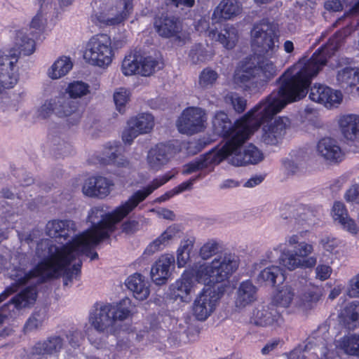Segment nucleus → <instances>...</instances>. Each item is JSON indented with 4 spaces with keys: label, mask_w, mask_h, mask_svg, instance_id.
<instances>
[{
    "label": "nucleus",
    "mask_w": 359,
    "mask_h": 359,
    "mask_svg": "<svg viewBox=\"0 0 359 359\" xmlns=\"http://www.w3.org/2000/svg\"><path fill=\"white\" fill-rule=\"evenodd\" d=\"M313 77H306L273 107H271V104L261 107L255 114V117L245 121L244 126L238 127L232 138L229 140L219 149L208 152L185 165L183 173L188 175L208 168L211 170L214 165L219 164L226 158L229 163L235 166L257 164L262 161L264 158L262 151L251 144L244 147L243 143L262 124L271 119L287 104L304 97Z\"/></svg>",
    "instance_id": "nucleus-1"
},
{
    "label": "nucleus",
    "mask_w": 359,
    "mask_h": 359,
    "mask_svg": "<svg viewBox=\"0 0 359 359\" xmlns=\"http://www.w3.org/2000/svg\"><path fill=\"white\" fill-rule=\"evenodd\" d=\"M175 175V172H168L153 180L144 189L135 191L111 213H106L101 207L93 208L88 217V221L92 224L90 229L77 235L72 241H68L65 244L61 243V246H57L52 240L42 239L38 243V253L43 257L59 255L62 264H64L69 260L64 259L63 257L65 252H68V250H74L71 252L69 258L88 251L90 248L108 238L115 229V224L121 222L154 190L172 179Z\"/></svg>",
    "instance_id": "nucleus-2"
},
{
    "label": "nucleus",
    "mask_w": 359,
    "mask_h": 359,
    "mask_svg": "<svg viewBox=\"0 0 359 359\" xmlns=\"http://www.w3.org/2000/svg\"><path fill=\"white\" fill-rule=\"evenodd\" d=\"M339 46V39L337 37L330 39L324 46L314 53L310 59H302L287 69L279 79L280 85L278 90L272 92L265 100L255 106L234 125L232 124L226 114L223 111L217 112L212 119L214 132L231 140L238 127L244 126L245 121L255 117V114L261 107L271 104L273 107L306 77L316 76L326 65L327 58L334 54Z\"/></svg>",
    "instance_id": "nucleus-3"
},
{
    "label": "nucleus",
    "mask_w": 359,
    "mask_h": 359,
    "mask_svg": "<svg viewBox=\"0 0 359 359\" xmlns=\"http://www.w3.org/2000/svg\"><path fill=\"white\" fill-rule=\"evenodd\" d=\"M276 74V67L268 60H262L257 65L248 62L236 69L233 83L245 90L256 92Z\"/></svg>",
    "instance_id": "nucleus-4"
},
{
    "label": "nucleus",
    "mask_w": 359,
    "mask_h": 359,
    "mask_svg": "<svg viewBox=\"0 0 359 359\" xmlns=\"http://www.w3.org/2000/svg\"><path fill=\"white\" fill-rule=\"evenodd\" d=\"M96 245L90 248L88 251L85 252H81L74 257L70 258L69 260L64 264L60 263V258L57 256H47L43 257L38 253V245L36 248V256L43 259L42 263L39 266L38 271L43 274V276L56 278L60 276H62L64 278V285H67L69 283H72L74 278H76L80 272L81 267V261L79 260L76 264H74L72 267L69 266L72 261L79 258L81 255H86L90 257L91 260L96 259L98 258V255L96 252H90V250L95 248ZM74 250H68V252H65L64 259H68L70 255V252Z\"/></svg>",
    "instance_id": "nucleus-5"
},
{
    "label": "nucleus",
    "mask_w": 359,
    "mask_h": 359,
    "mask_svg": "<svg viewBox=\"0 0 359 359\" xmlns=\"http://www.w3.org/2000/svg\"><path fill=\"white\" fill-rule=\"evenodd\" d=\"M238 265V258L234 254L217 255L212 262L198 267L196 279L199 283L212 287L227 280Z\"/></svg>",
    "instance_id": "nucleus-6"
},
{
    "label": "nucleus",
    "mask_w": 359,
    "mask_h": 359,
    "mask_svg": "<svg viewBox=\"0 0 359 359\" xmlns=\"http://www.w3.org/2000/svg\"><path fill=\"white\" fill-rule=\"evenodd\" d=\"M292 250H284L280 257V263L287 269L292 271L297 268H312L317 263L316 257H309L313 251L312 245L301 241L299 235H292L287 239Z\"/></svg>",
    "instance_id": "nucleus-7"
},
{
    "label": "nucleus",
    "mask_w": 359,
    "mask_h": 359,
    "mask_svg": "<svg viewBox=\"0 0 359 359\" xmlns=\"http://www.w3.org/2000/svg\"><path fill=\"white\" fill-rule=\"evenodd\" d=\"M252 46L259 54L272 55L278 49L277 25L267 20L256 23L251 31Z\"/></svg>",
    "instance_id": "nucleus-8"
},
{
    "label": "nucleus",
    "mask_w": 359,
    "mask_h": 359,
    "mask_svg": "<svg viewBox=\"0 0 359 359\" xmlns=\"http://www.w3.org/2000/svg\"><path fill=\"white\" fill-rule=\"evenodd\" d=\"M88 62L95 66L106 67L113 57L111 41L107 34H97L90 38L84 54Z\"/></svg>",
    "instance_id": "nucleus-9"
},
{
    "label": "nucleus",
    "mask_w": 359,
    "mask_h": 359,
    "mask_svg": "<svg viewBox=\"0 0 359 359\" xmlns=\"http://www.w3.org/2000/svg\"><path fill=\"white\" fill-rule=\"evenodd\" d=\"M207 116L199 107H189L183 111L177 122L180 133L194 135L203 131L206 126Z\"/></svg>",
    "instance_id": "nucleus-10"
},
{
    "label": "nucleus",
    "mask_w": 359,
    "mask_h": 359,
    "mask_svg": "<svg viewBox=\"0 0 359 359\" xmlns=\"http://www.w3.org/2000/svg\"><path fill=\"white\" fill-rule=\"evenodd\" d=\"M154 124V118L150 114L144 113L131 118L123 131V141L130 144L138 135L151 132Z\"/></svg>",
    "instance_id": "nucleus-11"
},
{
    "label": "nucleus",
    "mask_w": 359,
    "mask_h": 359,
    "mask_svg": "<svg viewBox=\"0 0 359 359\" xmlns=\"http://www.w3.org/2000/svg\"><path fill=\"white\" fill-rule=\"evenodd\" d=\"M131 316H94L92 325L99 332H107L116 335L121 330L132 331L130 325Z\"/></svg>",
    "instance_id": "nucleus-12"
},
{
    "label": "nucleus",
    "mask_w": 359,
    "mask_h": 359,
    "mask_svg": "<svg viewBox=\"0 0 359 359\" xmlns=\"http://www.w3.org/2000/svg\"><path fill=\"white\" fill-rule=\"evenodd\" d=\"M154 27L162 37H174L179 42H184L187 39L186 34L182 32L181 22L175 17L162 15L155 20Z\"/></svg>",
    "instance_id": "nucleus-13"
},
{
    "label": "nucleus",
    "mask_w": 359,
    "mask_h": 359,
    "mask_svg": "<svg viewBox=\"0 0 359 359\" xmlns=\"http://www.w3.org/2000/svg\"><path fill=\"white\" fill-rule=\"evenodd\" d=\"M290 125V121L287 117L276 118L273 122L264 126L261 141L268 145L277 144L285 135Z\"/></svg>",
    "instance_id": "nucleus-14"
},
{
    "label": "nucleus",
    "mask_w": 359,
    "mask_h": 359,
    "mask_svg": "<svg viewBox=\"0 0 359 359\" xmlns=\"http://www.w3.org/2000/svg\"><path fill=\"white\" fill-rule=\"evenodd\" d=\"M309 98L327 107H331L340 104L342 94L340 91L333 90L327 86L316 83L310 89Z\"/></svg>",
    "instance_id": "nucleus-15"
},
{
    "label": "nucleus",
    "mask_w": 359,
    "mask_h": 359,
    "mask_svg": "<svg viewBox=\"0 0 359 359\" xmlns=\"http://www.w3.org/2000/svg\"><path fill=\"white\" fill-rule=\"evenodd\" d=\"M133 6L130 0H121L118 6L108 11L100 13L97 15V20L105 25H115L123 21Z\"/></svg>",
    "instance_id": "nucleus-16"
},
{
    "label": "nucleus",
    "mask_w": 359,
    "mask_h": 359,
    "mask_svg": "<svg viewBox=\"0 0 359 359\" xmlns=\"http://www.w3.org/2000/svg\"><path fill=\"white\" fill-rule=\"evenodd\" d=\"M113 186L112 181L106 177H92L85 180L82 191L86 196L103 198L110 194Z\"/></svg>",
    "instance_id": "nucleus-17"
},
{
    "label": "nucleus",
    "mask_w": 359,
    "mask_h": 359,
    "mask_svg": "<svg viewBox=\"0 0 359 359\" xmlns=\"http://www.w3.org/2000/svg\"><path fill=\"white\" fill-rule=\"evenodd\" d=\"M42 262L43 259H41V262L37 264L35 269L30 271L29 273L25 272L24 269L21 266L18 267L14 266L12 269H8L9 277L14 280V283H12L11 286L10 293L16 291L18 286L25 284L28 280L33 278H37V283H43L46 279L50 278L51 277L43 276V274L38 271L39 266ZM7 291H9V289H7Z\"/></svg>",
    "instance_id": "nucleus-18"
},
{
    "label": "nucleus",
    "mask_w": 359,
    "mask_h": 359,
    "mask_svg": "<svg viewBox=\"0 0 359 359\" xmlns=\"http://www.w3.org/2000/svg\"><path fill=\"white\" fill-rule=\"evenodd\" d=\"M57 98L56 115L66 118L69 125L77 124L81 117L78 102L65 96Z\"/></svg>",
    "instance_id": "nucleus-19"
},
{
    "label": "nucleus",
    "mask_w": 359,
    "mask_h": 359,
    "mask_svg": "<svg viewBox=\"0 0 359 359\" xmlns=\"http://www.w3.org/2000/svg\"><path fill=\"white\" fill-rule=\"evenodd\" d=\"M173 148L169 144L160 143L152 147L148 152L147 161L149 167L159 170L166 165L172 156Z\"/></svg>",
    "instance_id": "nucleus-20"
},
{
    "label": "nucleus",
    "mask_w": 359,
    "mask_h": 359,
    "mask_svg": "<svg viewBox=\"0 0 359 359\" xmlns=\"http://www.w3.org/2000/svg\"><path fill=\"white\" fill-rule=\"evenodd\" d=\"M175 258L170 254L161 255L151 269L152 280L158 285L165 283L171 275V269L174 267Z\"/></svg>",
    "instance_id": "nucleus-21"
},
{
    "label": "nucleus",
    "mask_w": 359,
    "mask_h": 359,
    "mask_svg": "<svg viewBox=\"0 0 359 359\" xmlns=\"http://www.w3.org/2000/svg\"><path fill=\"white\" fill-rule=\"evenodd\" d=\"M209 316H182L177 319V332L184 334L188 341H195L201 330V323L205 322Z\"/></svg>",
    "instance_id": "nucleus-22"
},
{
    "label": "nucleus",
    "mask_w": 359,
    "mask_h": 359,
    "mask_svg": "<svg viewBox=\"0 0 359 359\" xmlns=\"http://www.w3.org/2000/svg\"><path fill=\"white\" fill-rule=\"evenodd\" d=\"M339 125L344 137L353 142L355 147L354 151H359V116L342 115L339 119Z\"/></svg>",
    "instance_id": "nucleus-23"
},
{
    "label": "nucleus",
    "mask_w": 359,
    "mask_h": 359,
    "mask_svg": "<svg viewBox=\"0 0 359 359\" xmlns=\"http://www.w3.org/2000/svg\"><path fill=\"white\" fill-rule=\"evenodd\" d=\"M36 298V290L34 287H28L19 294L5 304L1 310V314L15 313V309H20L33 304Z\"/></svg>",
    "instance_id": "nucleus-24"
},
{
    "label": "nucleus",
    "mask_w": 359,
    "mask_h": 359,
    "mask_svg": "<svg viewBox=\"0 0 359 359\" xmlns=\"http://www.w3.org/2000/svg\"><path fill=\"white\" fill-rule=\"evenodd\" d=\"M219 298V294L216 291L204 290L194 301V314H211L214 312Z\"/></svg>",
    "instance_id": "nucleus-25"
},
{
    "label": "nucleus",
    "mask_w": 359,
    "mask_h": 359,
    "mask_svg": "<svg viewBox=\"0 0 359 359\" xmlns=\"http://www.w3.org/2000/svg\"><path fill=\"white\" fill-rule=\"evenodd\" d=\"M257 299V287L249 280L242 282L236 291L235 306L241 311Z\"/></svg>",
    "instance_id": "nucleus-26"
},
{
    "label": "nucleus",
    "mask_w": 359,
    "mask_h": 359,
    "mask_svg": "<svg viewBox=\"0 0 359 359\" xmlns=\"http://www.w3.org/2000/svg\"><path fill=\"white\" fill-rule=\"evenodd\" d=\"M318 154L327 161L337 162L342 156L341 148L336 140L330 137H325L319 140L317 144Z\"/></svg>",
    "instance_id": "nucleus-27"
},
{
    "label": "nucleus",
    "mask_w": 359,
    "mask_h": 359,
    "mask_svg": "<svg viewBox=\"0 0 359 359\" xmlns=\"http://www.w3.org/2000/svg\"><path fill=\"white\" fill-rule=\"evenodd\" d=\"M46 231L51 238L67 240L72 233L75 232V223L71 220H53L47 223Z\"/></svg>",
    "instance_id": "nucleus-28"
},
{
    "label": "nucleus",
    "mask_w": 359,
    "mask_h": 359,
    "mask_svg": "<svg viewBox=\"0 0 359 359\" xmlns=\"http://www.w3.org/2000/svg\"><path fill=\"white\" fill-rule=\"evenodd\" d=\"M241 11V7L237 0H222L215 9L212 20L216 22L230 20L238 15Z\"/></svg>",
    "instance_id": "nucleus-29"
},
{
    "label": "nucleus",
    "mask_w": 359,
    "mask_h": 359,
    "mask_svg": "<svg viewBox=\"0 0 359 359\" xmlns=\"http://www.w3.org/2000/svg\"><path fill=\"white\" fill-rule=\"evenodd\" d=\"M62 347V338L52 336L44 341L37 342L32 348V353L36 355H53L60 352Z\"/></svg>",
    "instance_id": "nucleus-30"
},
{
    "label": "nucleus",
    "mask_w": 359,
    "mask_h": 359,
    "mask_svg": "<svg viewBox=\"0 0 359 359\" xmlns=\"http://www.w3.org/2000/svg\"><path fill=\"white\" fill-rule=\"evenodd\" d=\"M126 284L137 299L144 300L148 297L150 292L149 283L142 275L136 273L130 276Z\"/></svg>",
    "instance_id": "nucleus-31"
},
{
    "label": "nucleus",
    "mask_w": 359,
    "mask_h": 359,
    "mask_svg": "<svg viewBox=\"0 0 359 359\" xmlns=\"http://www.w3.org/2000/svg\"><path fill=\"white\" fill-rule=\"evenodd\" d=\"M257 280L258 283H266L273 286L276 283H283L285 277L283 270L279 266H271L262 270L258 274Z\"/></svg>",
    "instance_id": "nucleus-32"
},
{
    "label": "nucleus",
    "mask_w": 359,
    "mask_h": 359,
    "mask_svg": "<svg viewBox=\"0 0 359 359\" xmlns=\"http://www.w3.org/2000/svg\"><path fill=\"white\" fill-rule=\"evenodd\" d=\"M294 296L292 288L285 285L278 290L272 297L271 304L278 308H287L290 305Z\"/></svg>",
    "instance_id": "nucleus-33"
},
{
    "label": "nucleus",
    "mask_w": 359,
    "mask_h": 359,
    "mask_svg": "<svg viewBox=\"0 0 359 359\" xmlns=\"http://www.w3.org/2000/svg\"><path fill=\"white\" fill-rule=\"evenodd\" d=\"M322 295V290L320 287L311 285L302 295V306L306 310L312 309L316 306Z\"/></svg>",
    "instance_id": "nucleus-34"
},
{
    "label": "nucleus",
    "mask_w": 359,
    "mask_h": 359,
    "mask_svg": "<svg viewBox=\"0 0 359 359\" xmlns=\"http://www.w3.org/2000/svg\"><path fill=\"white\" fill-rule=\"evenodd\" d=\"M174 228H168L159 237L151 243L145 250L148 255L154 254L166 246L175 236Z\"/></svg>",
    "instance_id": "nucleus-35"
},
{
    "label": "nucleus",
    "mask_w": 359,
    "mask_h": 359,
    "mask_svg": "<svg viewBox=\"0 0 359 359\" xmlns=\"http://www.w3.org/2000/svg\"><path fill=\"white\" fill-rule=\"evenodd\" d=\"M72 62L67 57H62L57 60L49 70V76L53 79H57L66 75L72 68Z\"/></svg>",
    "instance_id": "nucleus-36"
},
{
    "label": "nucleus",
    "mask_w": 359,
    "mask_h": 359,
    "mask_svg": "<svg viewBox=\"0 0 359 359\" xmlns=\"http://www.w3.org/2000/svg\"><path fill=\"white\" fill-rule=\"evenodd\" d=\"M173 294L184 301L192 287V280L189 274L184 273L182 278L172 285Z\"/></svg>",
    "instance_id": "nucleus-37"
},
{
    "label": "nucleus",
    "mask_w": 359,
    "mask_h": 359,
    "mask_svg": "<svg viewBox=\"0 0 359 359\" xmlns=\"http://www.w3.org/2000/svg\"><path fill=\"white\" fill-rule=\"evenodd\" d=\"M238 31L230 25L225 26L224 29L218 34L217 40L226 48H233L238 41Z\"/></svg>",
    "instance_id": "nucleus-38"
},
{
    "label": "nucleus",
    "mask_w": 359,
    "mask_h": 359,
    "mask_svg": "<svg viewBox=\"0 0 359 359\" xmlns=\"http://www.w3.org/2000/svg\"><path fill=\"white\" fill-rule=\"evenodd\" d=\"M90 87L82 81H74L69 83L66 88V93H68L70 98H81L88 95L90 93Z\"/></svg>",
    "instance_id": "nucleus-39"
},
{
    "label": "nucleus",
    "mask_w": 359,
    "mask_h": 359,
    "mask_svg": "<svg viewBox=\"0 0 359 359\" xmlns=\"http://www.w3.org/2000/svg\"><path fill=\"white\" fill-rule=\"evenodd\" d=\"M358 70L351 68L345 67L338 72L337 79V81L344 86H353L358 83Z\"/></svg>",
    "instance_id": "nucleus-40"
},
{
    "label": "nucleus",
    "mask_w": 359,
    "mask_h": 359,
    "mask_svg": "<svg viewBox=\"0 0 359 359\" xmlns=\"http://www.w3.org/2000/svg\"><path fill=\"white\" fill-rule=\"evenodd\" d=\"M16 46H18V56L22 53L25 55H29L34 51V41L27 37L24 33L19 32L16 38Z\"/></svg>",
    "instance_id": "nucleus-41"
},
{
    "label": "nucleus",
    "mask_w": 359,
    "mask_h": 359,
    "mask_svg": "<svg viewBox=\"0 0 359 359\" xmlns=\"http://www.w3.org/2000/svg\"><path fill=\"white\" fill-rule=\"evenodd\" d=\"M194 248V242L191 240L182 241L177 251V263L178 267H183L190 259V253Z\"/></svg>",
    "instance_id": "nucleus-42"
},
{
    "label": "nucleus",
    "mask_w": 359,
    "mask_h": 359,
    "mask_svg": "<svg viewBox=\"0 0 359 359\" xmlns=\"http://www.w3.org/2000/svg\"><path fill=\"white\" fill-rule=\"evenodd\" d=\"M161 65L158 60L151 56L141 58L140 60V74L144 76H149L161 68Z\"/></svg>",
    "instance_id": "nucleus-43"
},
{
    "label": "nucleus",
    "mask_w": 359,
    "mask_h": 359,
    "mask_svg": "<svg viewBox=\"0 0 359 359\" xmlns=\"http://www.w3.org/2000/svg\"><path fill=\"white\" fill-rule=\"evenodd\" d=\"M339 346L348 354L359 357V335L344 337Z\"/></svg>",
    "instance_id": "nucleus-44"
},
{
    "label": "nucleus",
    "mask_w": 359,
    "mask_h": 359,
    "mask_svg": "<svg viewBox=\"0 0 359 359\" xmlns=\"http://www.w3.org/2000/svg\"><path fill=\"white\" fill-rule=\"evenodd\" d=\"M19 79L18 69L0 70V85L3 88H12Z\"/></svg>",
    "instance_id": "nucleus-45"
},
{
    "label": "nucleus",
    "mask_w": 359,
    "mask_h": 359,
    "mask_svg": "<svg viewBox=\"0 0 359 359\" xmlns=\"http://www.w3.org/2000/svg\"><path fill=\"white\" fill-rule=\"evenodd\" d=\"M18 53L15 48H11L8 53L0 55V70L3 69H18L15 66L18 61Z\"/></svg>",
    "instance_id": "nucleus-46"
},
{
    "label": "nucleus",
    "mask_w": 359,
    "mask_h": 359,
    "mask_svg": "<svg viewBox=\"0 0 359 359\" xmlns=\"http://www.w3.org/2000/svg\"><path fill=\"white\" fill-rule=\"evenodd\" d=\"M122 72L126 76H130L135 74H140V61L135 55L126 56L121 66Z\"/></svg>",
    "instance_id": "nucleus-47"
},
{
    "label": "nucleus",
    "mask_w": 359,
    "mask_h": 359,
    "mask_svg": "<svg viewBox=\"0 0 359 359\" xmlns=\"http://www.w3.org/2000/svg\"><path fill=\"white\" fill-rule=\"evenodd\" d=\"M218 78L217 73L209 68L204 69L199 76V86L203 88H208L215 83Z\"/></svg>",
    "instance_id": "nucleus-48"
},
{
    "label": "nucleus",
    "mask_w": 359,
    "mask_h": 359,
    "mask_svg": "<svg viewBox=\"0 0 359 359\" xmlns=\"http://www.w3.org/2000/svg\"><path fill=\"white\" fill-rule=\"evenodd\" d=\"M111 152L109 156L102 158V162L105 164H114L118 167H128L130 163L128 160L125 159L123 156L116 154L115 148L110 149Z\"/></svg>",
    "instance_id": "nucleus-49"
},
{
    "label": "nucleus",
    "mask_w": 359,
    "mask_h": 359,
    "mask_svg": "<svg viewBox=\"0 0 359 359\" xmlns=\"http://www.w3.org/2000/svg\"><path fill=\"white\" fill-rule=\"evenodd\" d=\"M129 92L123 88H118L114 94V100L117 110L121 114L125 111V106L129 100Z\"/></svg>",
    "instance_id": "nucleus-50"
},
{
    "label": "nucleus",
    "mask_w": 359,
    "mask_h": 359,
    "mask_svg": "<svg viewBox=\"0 0 359 359\" xmlns=\"http://www.w3.org/2000/svg\"><path fill=\"white\" fill-rule=\"evenodd\" d=\"M44 316H30L24 325V332H31L41 328L44 321L46 322V318H43Z\"/></svg>",
    "instance_id": "nucleus-51"
},
{
    "label": "nucleus",
    "mask_w": 359,
    "mask_h": 359,
    "mask_svg": "<svg viewBox=\"0 0 359 359\" xmlns=\"http://www.w3.org/2000/svg\"><path fill=\"white\" fill-rule=\"evenodd\" d=\"M57 98L46 100L38 110V116L41 118H48L53 113L56 114Z\"/></svg>",
    "instance_id": "nucleus-52"
},
{
    "label": "nucleus",
    "mask_w": 359,
    "mask_h": 359,
    "mask_svg": "<svg viewBox=\"0 0 359 359\" xmlns=\"http://www.w3.org/2000/svg\"><path fill=\"white\" fill-rule=\"evenodd\" d=\"M226 102H229L234 110L238 113L243 112L246 108V100L236 93H230L226 97Z\"/></svg>",
    "instance_id": "nucleus-53"
},
{
    "label": "nucleus",
    "mask_w": 359,
    "mask_h": 359,
    "mask_svg": "<svg viewBox=\"0 0 359 359\" xmlns=\"http://www.w3.org/2000/svg\"><path fill=\"white\" fill-rule=\"evenodd\" d=\"M280 316H251L250 318V323L257 327H267L273 324L276 317Z\"/></svg>",
    "instance_id": "nucleus-54"
},
{
    "label": "nucleus",
    "mask_w": 359,
    "mask_h": 359,
    "mask_svg": "<svg viewBox=\"0 0 359 359\" xmlns=\"http://www.w3.org/2000/svg\"><path fill=\"white\" fill-rule=\"evenodd\" d=\"M219 250L218 243L211 241L205 243L200 250V256L203 259H208L215 255Z\"/></svg>",
    "instance_id": "nucleus-55"
},
{
    "label": "nucleus",
    "mask_w": 359,
    "mask_h": 359,
    "mask_svg": "<svg viewBox=\"0 0 359 359\" xmlns=\"http://www.w3.org/2000/svg\"><path fill=\"white\" fill-rule=\"evenodd\" d=\"M339 323L348 330L359 327V316H338Z\"/></svg>",
    "instance_id": "nucleus-56"
},
{
    "label": "nucleus",
    "mask_w": 359,
    "mask_h": 359,
    "mask_svg": "<svg viewBox=\"0 0 359 359\" xmlns=\"http://www.w3.org/2000/svg\"><path fill=\"white\" fill-rule=\"evenodd\" d=\"M66 338L69 344L74 348L80 346L81 341L83 339L82 332L76 328H71L66 334Z\"/></svg>",
    "instance_id": "nucleus-57"
},
{
    "label": "nucleus",
    "mask_w": 359,
    "mask_h": 359,
    "mask_svg": "<svg viewBox=\"0 0 359 359\" xmlns=\"http://www.w3.org/2000/svg\"><path fill=\"white\" fill-rule=\"evenodd\" d=\"M332 215L334 221L339 223L348 217V212L344 203L337 201L334 203L332 209Z\"/></svg>",
    "instance_id": "nucleus-58"
},
{
    "label": "nucleus",
    "mask_w": 359,
    "mask_h": 359,
    "mask_svg": "<svg viewBox=\"0 0 359 359\" xmlns=\"http://www.w3.org/2000/svg\"><path fill=\"white\" fill-rule=\"evenodd\" d=\"M94 312L99 314H116V306L114 303L96 302L94 306Z\"/></svg>",
    "instance_id": "nucleus-59"
},
{
    "label": "nucleus",
    "mask_w": 359,
    "mask_h": 359,
    "mask_svg": "<svg viewBox=\"0 0 359 359\" xmlns=\"http://www.w3.org/2000/svg\"><path fill=\"white\" fill-rule=\"evenodd\" d=\"M320 244L325 250L330 253H336L337 248L339 246V242L335 238L326 236L321 238L320 241Z\"/></svg>",
    "instance_id": "nucleus-60"
},
{
    "label": "nucleus",
    "mask_w": 359,
    "mask_h": 359,
    "mask_svg": "<svg viewBox=\"0 0 359 359\" xmlns=\"http://www.w3.org/2000/svg\"><path fill=\"white\" fill-rule=\"evenodd\" d=\"M156 316H149V318L147 321L149 322V325H146L143 331L140 330V334H137V337H144L147 334V337L149 338L151 332H155L158 329V322L155 318Z\"/></svg>",
    "instance_id": "nucleus-61"
},
{
    "label": "nucleus",
    "mask_w": 359,
    "mask_h": 359,
    "mask_svg": "<svg viewBox=\"0 0 359 359\" xmlns=\"http://www.w3.org/2000/svg\"><path fill=\"white\" fill-rule=\"evenodd\" d=\"M116 306V314H130L133 313L131 301L129 298L122 299L119 303H114Z\"/></svg>",
    "instance_id": "nucleus-62"
},
{
    "label": "nucleus",
    "mask_w": 359,
    "mask_h": 359,
    "mask_svg": "<svg viewBox=\"0 0 359 359\" xmlns=\"http://www.w3.org/2000/svg\"><path fill=\"white\" fill-rule=\"evenodd\" d=\"M346 294L350 297H359V273L349 280Z\"/></svg>",
    "instance_id": "nucleus-63"
},
{
    "label": "nucleus",
    "mask_w": 359,
    "mask_h": 359,
    "mask_svg": "<svg viewBox=\"0 0 359 359\" xmlns=\"http://www.w3.org/2000/svg\"><path fill=\"white\" fill-rule=\"evenodd\" d=\"M140 225L135 219H128L123 223L122 231L126 234H133L140 229Z\"/></svg>",
    "instance_id": "nucleus-64"
}]
</instances>
